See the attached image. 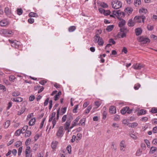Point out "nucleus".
I'll return each instance as SVG.
<instances>
[{
    "label": "nucleus",
    "instance_id": "obj_1",
    "mask_svg": "<svg viewBox=\"0 0 157 157\" xmlns=\"http://www.w3.org/2000/svg\"><path fill=\"white\" fill-rule=\"evenodd\" d=\"M113 14H110L111 17H114V15L117 17L119 19L124 17V12L121 11V10H113Z\"/></svg>",
    "mask_w": 157,
    "mask_h": 157
},
{
    "label": "nucleus",
    "instance_id": "obj_2",
    "mask_svg": "<svg viewBox=\"0 0 157 157\" xmlns=\"http://www.w3.org/2000/svg\"><path fill=\"white\" fill-rule=\"evenodd\" d=\"M111 5L113 9H117L121 7L122 3L118 0H113L112 2Z\"/></svg>",
    "mask_w": 157,
    "mask_h": 157
},
{
    "label": "nucleus",
    "instance_id": "obj_3",
    "mask_svg": "<svg viewBox=\"0 0 157 157\" xmlns=\"http://www.w3.org/2000/svg\"><path fill=\"white\" fill-rule=\"evenodd\" d=\"M138 41L140 42H142L144 44H146L150 42V39L147 37L143 36H140L138 37L137 38Z\"/></svg>",
    "mask_w": 157,
    "mask_h": 157
},
{
    "label": "nucleus",
    "instance_id": "obj_4",
    "mask_svg": "<svg viewBox=\"0 0 157 157\" xmlns=\"http://www.w3.org/2000/svg\"><path fill=\"white\" fill-rule=\"evenodd\" d=\"M2 34L6 37H9L13 35V32L10 30L6 29H2L1 30Z\"/></svg>",
    "mask_w": 157,
    "mask_h": 157
},
{
    "label": "nucleus",
    "instance_id": "obj_5",
    "mask_svg": "<svg viewBox=\"0 0 157 157\" xmlns=\"http://www.w3.org/2000/svg\"><path fill=\"white\" fill-rule=\"evenodd\" d=\"M145 19V17L144 15L141 16H136L134 18V20L135 22L140 23L141 21L144 22V20Z\"/></svg>",
    "mask_w": 157,
    "mask_h": 157
},
{
    "label": "nucleus",
    "instance_id": "obj_6",
    "mask_svg": "<svg viewBox=\"0 0 157 157\" xmlns=\"http://www.w3.org/2000/svg\"><path fill=\"white\" fill-rule=\"evenodd\" d=\"M9 41L11 43V46L15 48H17L19 47L20 45L18 41L16 40L13 41L9 39Z\"/></svg>",
    "mask_w": 157,
    "mask_h": 157
},
{
    "label": "nucleus",
    "instance_id": "obj_7",
    "mask_svg": "<svg viewBox=\"0 0 157 157\" xmlns=\"http://www.w3.org/2000/svg\"><path fill=\"white\" fill-rule=\"evenodd\" d=\"M63 126H61L59 127L58 130L56 133V135L58 137L62 136L63 134Z\"/></svg>",
    "mask_w": 157,
    "mask_h": 157
},
{
    "label": "nucleus",
    "instance_id": "obj_8",
    "mask_svg": "<svg viewBox=\"0 0 157 157\" xmlns=\"http://www.w3.org/2000/svg\"><path fill=\"white\" fill-rule=\"evenodd\" d=\"M144 64L136 63L133 65L132 67L134 69L136 70H140L142 68L144 67Z\"/></svg>",
    "mask_w": 157,
    "mask_h": 157
},
{
    "label": "nucleus",
    "instance_id": "obj_9",
    "mask_svg": "<svg viewBox=\"0 0 157 157\" xmlns=\"http://www.w3.org/2000/svg\"><path fill=\"white\" fill-rule=\"evenodd\" d=\"M9 24V21L6 19H3L0 21V26H6Z\"/></svg>",
    "mask_w": 157,
    "mask_h": 157
},
{
    "label": "nucleus",
    "instance_id": "obj_10",
    "mask_svg": "<svg viewBox=\"0 0 157 157\" xmlns=\"http://www.w3.org/2000/svg\"><path fill=\"white\" fill-rule=\"evenodd\" d=\"M120 146L121 147V150L124 151H125V148L126 147V144L124 140L121 141L120 144Z\"/></svg>",
    "mask_w": 157,
    "mask_h": 157
},
{
    "label": "nucleus",
    "instance_id": "obj_11",
    "mask_svg": "<svg viewBox=\"0 0 157 157\" xmlns=\"http://www.w3.org/2000/svg\"><path fill=\"white\" fill-rule=\"evenodd\" d=\"M97 3L98 6H100L104 8H106L108 7V5L106 3L104 2H101L97 1Z\"/></svg>",
    "mask_w": 157,
    "mask_h": 157
},
{
    "label": "nucleus",
    "instance_id": "obj_12",
    "mask_svg": "<svg viewBox=\"0 0 157 157\" xmlns=\"http://www.w3.org/2000/svg\"><path fill=\"white\" fill-rule=\"evenodd\" d=\"M71 121V120L70 119H67V121L64 124V126L65 130H67L69 128V127Z\"/></svg>",
    "mask_w": 157,
    "mask_h": 157
},
{
    "label": "nucleus",
    "instance_id": "obj_13",
    "mask_svg": "<svg viewBox=\"0 0 157 157\" xmlns=\"http://www.w3.org/2000/svg\"><path fill=\"white\" fill-rule=\"evenodd\" d=\"M58 142L56 141H53L51 143V146L52 149L55 150L58 145Z\"/></svg>",
    "mask_w": 157,
    "mask_h": 157
},
{
    "label": "nucleus",
    "instance_id": "obj_14",
    "mask_svg": "<svg viewBox=\"0 0 157 157\" xmlns=\"http://www.w3.org/2000/svg\"><path fill=\"white\" fill-rule=\"evenodd\" d=\"M109 112L111 114H115L116 113V109L115 106H111L109 109Z\"/></svg>",
    "mask_w": 157,
    "mask_h": 157
},
{
    "label": "nucleus",
    "instance_id": "obj_15",
    "mask_svg": "<svg viewBox=\"0 0 157 157\" xmlns=\"http://www.w3.org/2000/svg\"><path fill=\"white\" fill-rule=\"evenodd\" d=\"M97 43L99 46H102L104 43V41L102 38L100 37H99Z\"/></svg>",
    "mask_w": 157,
    "mask_h": 157
},
{
    "label": "nucleus",
    "instance_id": "obj_16",
    "mask_svg": "<svg viewBox=\"0 0 157 157\" xmlns=\"http://www.w3.org/2000/svg\"><path fill=\"white\" fill-rule=\"evenodd\" d=\"M135 22L134 21H133L132 19L128 20V25L130 27H132L135 25Z\"/></svg>",
    "mask_w": 157,
    "mask_h": 157
},
{
    "label": "nucleus",
    "instance_id": "obj_17",
    "mask_svg": "<svg viewBox=\"0 0 157 157\" xmlns=\"http://www.w3.org/2000/svg\"><path fill=\"white\" fill-rule=\"evenodd\" d=\"M100 13H103L105 16H107L110 14V10H99Z\"/></svg>",
    "mask_w": 157,
    "mask_h": 157
},
{
    "label": "nucleus",
    "instance_id": "obj_18",
    "mask_svg": "<svg viewBox=\"0 0 157 157\" xmlns=\"http://www.w3.org/2000/svg\"><path fill=\"white\" fill-rule=\"evenodd\" d=\"M129 108L128 107L126 106L124 107L121 110V113L122 114H124L126 112Z\"/></svg>",
    "mask_w": 157,
    "mask_h": 157
},
{
    "label": "nucleus",
    "instance_id": "obj_19",
    "mask_svg": "<svg viewBox=\"0 0 157 157\" xmlns=\"http://www.w3.org/2000/svg\"><path fill=\"white\" fill-rule=\"evenodd\" d=\"M126 22L123 19H122L121 21L119 23L118 25L120 27H123L125 25Z\"/></svg>",
    "mask_w": 157,
    "mask_h": 157
},
{
    "label": "nucleus",
    "instance_id": "obj_20",
    "mask_svg": "<svg viewBox=\"0 0 157 157\" xmlns=\"http://www.w3.org/2000/svg\"><path fill=\"white\" fill-rule=\"evenodd\" d=\"M127 125L129 127L134 128L138 125V124L136 122H133L128 123Z\"/></svg>",
    "mask_w": 157,
    "mask_h": 157
},
{
    "label": "nucleus",
    "instance_id": "obj_21",
    "mask_svg": "<svg viewBox=\"0 0 157 157\" xmlns=\"http://www.w3.org/2000/svg\"><path fill=\"white\" fill-rule=\"evenodd\" d=\"M135 32L136 35L137 36H139L142 33V30L141 28H138L136 29Z\"/></svg>",
    "mask_w": 157,
    "mask_h": 157
},
{
    "label": "nucleus",
    "instance_id": "obj_22",
    "mask_svg": "<svg viewBox=\"0 0 157 157\" xmlns=\"http://www.w3.org/2000/svg\"><path fill=\"white\" fill-rule=\"evenodd\" d=\"M12 100L13 101L17 102H21L22 101L23 98L21 97L14 98Z\"/></svg>",
    "mask_w": 157,
    "mask_h": 157
},
{
    "label": "nucleus",
    "instance_id": "obj_23",
    "mask_svg": "<svg viewBox=\"0 0 157 157\" xmlns=\"http://www.w3.org/2000/svg\"><path fill=\"white\" fill-rule=\"evenodd\" d=\"M146 110L144 109H141L138 113L137 115L138 116H140L145 114L146 113Z\"/></svg>",
    "mask_w": 157,
    "mask_h": 157
},
{
    "label": "nucleus",
    "instance_id": "obj_24",
    "mask_svg": "<svg viewBox=\"0 0 157 157\" xmlns=\"http://www.w3.org/2000/svg\"><path fill=\"white\" fill-rule=\"evenodd\" d=\"M56 113L55 112H53L52 113L51 115L49 117V122H50L52 121L53 119V118H55Z\"/></svg>",
    "mask_w": 157,
    "mask_h": 157
},
{
    "label": "nucleus",
    "instance_id": "obj_25",
    "mask_svg": "<svg viewBox=\"0 0 157 157\" xmlns=\"http://www.w3.org/2000/svg\"><path fill=\"white\" fill-rule=\"evenodd\" d=\"M25 106L22 107L21 109L18 112L17 114L19 115H20L22 114L25 111Z\"/></svg>",
    "mask_w": 157,
    "mask_h": 157
},
{
    "label": "nucleus",
    "instance_id": "obj_26",
    "mask_svg": "<svg viewBox=\"0 0 157 157\" xmlns=\"http://www.w3.org/2000/svg\"><path fill=\"white\" fill-rule=\"evenodd\" d=\"M30 148L29 147H27L25 150V154L26 157H28L29 156V154L30 153Z\"/></svg>",
    "mask_w": 157,
    "mask_h": 157
},
{
    "label": "nucleus",
    "instance_id": "obj_27",
    "mask_svg": "<svg viewBox=\"0 0 157 157\" xmlns=\"http://www.w3.org/2000/svg\"><path fill=\"white\" fill-rule=\"evenodd\" d=\"M80 119V117H78L75 119L73 121L72 123V125H73V126H76L77 124V123L79 121Z\"/></svg>",
    "mask_w": 157,
    "mask_h": 157
},
{
    "label": "nucleus",
    "instance_id": "obj_28",
    "mask_svg": "<svg viewBox=\"0 0 157 157\" xmlns=\"http://www.w3.org/2000/svg\"><path fill=\"white\" fill-rule=\"evenodd\" d=\"M141 4V0H135L134 4L136 6H137Z\"/></svg>",
    "mask_w": 157,
    "mask_h": 157
},
{
    "label": "nucleus",
    "instance_id": "obj_29",
    "mask_svg": "<svg viewBox=\"0 0 157 157\" xmlns=\"http://www.w3.org/2000/svg\"><path fill=\"white\" fill-rule=\"evenodd\" d=\"M29 16V17H37L38 16L36 13L33 12H30Z\"/></svg>",
    "mask_w": 157,
    "mask_h": 157
},
{
    "label": "nucleus",
    "instance_id": "obj_30",
    "mask_svg": "<svg viewBox=\"0 0 157 157\" xmlns=\"http://www.w3.org/2000/svg\"><path fill=\"white\" fill-rule=\"evenodd\" d=\"M36 121V119L35 118H33L31 119L29 122V125L32 126L34 124Z\"/></svg>",
    "mask_w": 157,
    "mask_h": 157
},
{
    "label": "nucleus",
    "instance_id": "obj_31",
    "mask_svg": "<svg viewBox=\"0 0 157 157\" xmlns=\"http://www.w3.org/2000/svg\"><path fill=\"white\" fill-rule=\"evenodd\" d=\"M114 27L113 25H109L106 28V30L108 32H110L113 29Z\"/></svg>",
    "mask_w": 157,
    "mask_h": 157
},
{
    "label": "nucleus",
    "instance_id": "obj_32",
    "mask_svg": "<svg viewBox=\"0 0 157 157\" xmlns=\"http://www.w3.org/2000/svg\"><path fill=\"white\" fill-rule=\"evenodd\" d=\"M156 150H157V148L156 147H152L151 148L150 153L151 154H153L155 151H156Z\"/></svg>",
    "mask_w": 157,
    "mask_h": 157
},
{
    "label": "nucleus",
    "instance_id": "obj_33",
    "mask_svg": "<svg viewBox=\"0 0 157 157\" xmlns=\"http://www.w3.org/2000/svg\"><path fill=\"white\" fill-rule=\"evenodd\" d=\"M120 31L122 33H127L128 31V30L126 28L123 27L121 28Z\"/></svg>",
    "mask_w": 157,
    "mask_h": 157
},
{
    "label": "nucleus",
    "instance_id": "obj_34",
    "mask_svg": "<svg viewBox=\"0 0 157 157\" xmlns=\"http://www.w3.org/2000/svg\"><path fill=\"white\" fill-rule=\"evenodd\" d=\"M92 108V107L91 105H89V106H88L86 110L85 111V113L86 114H88L90 112V110Z\"/></svg>",
    "mask_w": 157,
    "mask_h": 157
},
{
    "label": "nucleus",
    "instance_id": "obj_35",
    "mask_svg": "<svg viewBox=\"0 0 157 157\" xmlns=\"http://www.w3.org/2000/svg\"><path fill=\"white\" fill-rule=\"evenodd\" d=\"M100 37L98 35V33H97L95 36H94V42L96 43H97L98 40V39L99 38V37Z\"/></svg>",
    "mask_w": 157,
    "mask_h": 157
},
{
    "label": "nucleus",
    "instance_id": "obj_36",
    "mask_svg": "<svg viewBox=\"0 0 157 157\" xmlns=\"http://www.w3.org/2000/svg\"><path fill=\"white\" fill-rule=\"evenodd\" d=\"M6 14L8 17H10L11 16V10H4Z\"/></svg>",
    "mask_w": 157,
    "mask_h": 157
},
{
    "label": "nucleus",
    "instance_id": "obj_37",
    "mask_svg": "<svg viewBox=\"0 0 157 157\" xmlns=\"http://www.w3.org/2000/svg\"><path fill=\"white\" fill-rule=\"evenodd\" d=\"M76 29V27L75 26H70L68 28V31L69 32H72L74 31Z\"/></svg>",
    "mask_w": 157,
    "mask_h": 157
},
{
    "label": "nucleus",
    "instance_id": "obj_38",
    "mask_svg": "<svg viewBox=\"0 0 157 157\" xmlns=\"http://www.w3.org/2000/svg\"><path fill=\"white\" fill-rule=\"evenodd\" d=\"M22 130L18 129L15 132V134L16 136H19L21 133H23Z\"/></svg>",
    "mask_w": 157,
    "mask_h": 157
},
{
    "label": "nucleus",
    "instance_id": "obj_39",
    "mask_svg": "<svg viewBox=\"0 0 157 157\" xmlns=\"http://www.w3.org/2000/svg\"><path fill=\"white\" fill-rule=\"evenodd\" d=\"M10 121L8 120L4 124V127L5 128H7L10 124Z\"/></svg>",
    "mask_w": 157,
    "mask_h": 157
},
{
    "label": "nucleus",
    "instance_id": "obj_40",
    "mask_svg": "<svg viewBox=\"0 0 157 157\" xmlns=\"http://www.w3.org/2000/svg\"><path fill=\"white\" fill-rule=\"evenodd\" d=\"M147 28L149 31L152 30L154 29V26L148 24L147 25Z\"/></svg>",
    "mask_w": 157,
    "mask_h": 157
},
{
    "label": "nucleus",
    "instance_id": "obj_41",
    "mask_svg": "<svg viewBox=\"0 0 157 157\" xmlns=\"http://www.w3.org/2000/svg\"><path fill=\"white\" fill-rule=\"evenodd\" d=\"M31 132L30 131H25V137H29L31 135Z\"/></svg>",
    "mask_w": 157,
    "mask_h": 157
},
{
    "label": "nucleus",
    "instance_id": "obj_42",
    "mask_svg": "<svg viewBox=\"0 0 157 157\" xmlns=\"http://www.w3.org/2000/svg\"><path fill=\"white\" fill-rule=\"evenodd\" d=\"M142 153V151L140 149H138L137 151L136 155L137 156H139L141 155Z\"/></svg>",
    "mask_w": 157,
    "mask_h": 157
},
{
    "label": "nucleus",
    "instance_id": "obj_43",
    "mask_svg": "<svg viewBox=\"0 0 157 157\" xmlns=\"http://www.w3.org/2000/svg\"><path fill=\"white\" fill-rule=\"evenodd\" d=\"M22 144V142L20 141H17L15 143V146L17 147L21 146Z\"/></svg>",
    "mask_w": 157,
    "mask_h": 157
},
{
    "label": "nucleus",
    "instance_id": "obj_44",
    "mask_svg": "<svg viewBox=\"0 0 157 157\" xmlns=\"http://www.w3.org/2000/svg\"><path fill=\"white\" fill-rule=\"evenodd\" d=\"M67 108L66 107H64L63 108H62L61 109V112L60 113L61 115H63L66 112Z\"/></svg>",
    "mask_w": 157,
    "mask_h": 157
},
{
    "label": "nucleus",
    "instance_id": "obj_45",
    "mask_svg": "<svg viewBox=\"0 0 157 157\" xmlns=\"http://www.w3.org/2000/svg\"><path fill=\"white\" fill-rule=\"evenodd\" d=\"M140 86V85L139 83H137L134 85V88L135 90H137Z\"/></svg>",
    "mask_w": 157,
    "mask_h": 157
},
{
    "label": "nucleus",
    "instance_id": "obj_46",
    "mask_svg": "<svg viewBox=\"0 0 157 157\" xmlns=\"http://www.w3.org/2000/svg\"><path fill=\"white\" fill-rule=\"evenodd\" d=\"M82 136V135L81 133H78L77 135L76 140H79L81 139Z\"/></svg>",
    "mask_w": 157,
    "mask_h": 157
},
{
    "label": "nucleus",
    "instance_id": "obj_47",
    "mask_svg": "<svg viewBox=\"0 0 157 157\" xmlns=\"http://www.w3.org/2000/svg\"><path fill=\"white\" fill-rule=\"evenodd\" d=\"M16 78L13 75H11L9 76V80L11 82H14V80Z\"/></svg>",
    "mask_w": 157,
    "mask_h": 157
},
{
    "label": "nucleus",
    "instance_id": "obj_48",
    "mask_svg": "<svg viewBox=\"0 0 157 157\" xmlns=\"http://www.w3.org/2000/svg\"><path fill=\"white\" fill-rule=\"evenodd\" d=\"M67 150L68 151V153L69 154H71V147L70 145H69L67 147Z\"/></svg>",
    "mask_w": 157,
    "mask_h": 157
},
{
    "label": "nucleus",
    "instance_id": "obj_49",
    "mask_svg": "<svg viewBox=\"0 0 157 157\" xmlns=\"http://www.w3.org/2000/svg\"><path fill=\"white\" fill-rule=\"evenodd\" d=\"M150 112L152 113H157V109L156 108L153 107L152 108Z\"/></svg>",
    "mask_w": 157,
    "mask_h": 157
},
{
    "label": "nucleus",
    "instance_id": "obj_50",
    "mask_svg": "<svg viewBox=\"0 0 157 157\" xmlns=\"http://www.w3.org/2000/svg\"><path fill=\"white\" fill-rule=\"evenodd\" d=\"M111 148L115 151L116 150V147L115 146V144L113 142H112L111 143Z\"/></svg>",
    "mask_w": 157,
    "mask_h": 157
},
{
    "label": "nucleus",
    "instance_id": "obj_51",
    "mask_svg": "<svg viewBox=\"0 0 157 157\" xmlns=\"http://www.w3.org/2000/svg\"><path fill=\"white\" fill-rule=\"evenodd\" d=\"M85 119L83 118L80 121L79 123L82 124V125H85Z\"/></svg>",
    "mask_w": 157,
    "mask_h": 157
},
{
    "label": "nucleus",
    "instance_id": "obj_52",
    "mask_svg": "<svg viewBox=\"0 0 157 157\" xmlns=\"http://www.w3.org/2000/svg\"><path fill=\"white\" fill-rule=\"evenodd\" d=\"M0 89L2 90L3 91H5L6 90V89L5 86L3 85L0 84Z\"/></svg>",
    "mask_w": 157,
    "mask_h": 157
},
{
    "label": "nucleus",
    "instance_id": "obj_53",
    "mask_svg": "<svg viewBox=\"0 0 157 157\" xmlns=\"http://www.w3.org/2000/svg\"><path fill=\"white\" fill-rule=\"evenodd\" d=\"M101 103L98 101H96L95 102V105L97 106V108H98L101 105Z\"/></svg>",
    "mask_w": 157,
    "mask_h": 157
},
{
    "label": "nucleus",
    "instance_id": "obj_54",
    "mask_svg": "<svg viewBox=\"0 0 157 157\" xmlns=\"http://www.w3.org/2000/svg\"><path fill=\"white\" fill-rule=\"evenodd\" d=\"M22 150V147H20L18 149V155H20Z\"/></svg>",
    "mask_w": 157,
    "mask_h": 157
},
{
    "label": "nucleus",
    "instance_id": "obj_55",
    "mask_svg": "<svg viewBox=\"0 0 157 157\" xmlns=\"http://www.w3.org/2000/svg\"><path fill=\"white\" fill-rule=\"evenodd\" d=\"M145 143L147 144V147H150V143L149 141L147 140H144Z\"/></svg>",
    "mask_w": 157,
    "mask_h": 157
},
{
    "label": "nucleus",
    "instance_id": "obj_56",
    "mask_svg": "<svg viewBox=\"0 0 157 157\" xmlns=\"http://www.w3.org/2000/svg\"><path fill=\"white\" fill-rule=\"evenodd\" d=\"M78 105H76L75 106V108L73 110V112L74 113H76L77 112V110L78 108Z\"/></svg>",
    "mask_w": 157,
    "mask_h": 157
},
{
    "label": "nucleus",
    "instance_id": "obj_57",
    "mask_svg": "<svg viewBox=\"0 0 157 157\" xmlns=\"http://www.w3.org/2000/svg\"><path fill=\"white\" fill-rule=\"evenodd\" d=\"M49 109L50 110L52 107V100H51L49 102Z\"/></svg>",
    "mask_w": 157,
    "mask_h": 157
},
{
    "label": "nucleus",
    "instance_id": "obj_58",
    "mask_svg": "<svg viewBox=\"0 0 157 157\" xmlns=\"http://www.w3.org/2000/svg\"><path fill=\"white\" fill-rule=\"evenodd\" d=\"M56 120L55 118H54L52 121V124L53 125L52 128H53L56 124Z\"/></svg>",
    "mask_w": 157,
    "mask_h": 157
},
{
    "label": "nucleus",
    "instance_id": "obj_59",
    "mask_svg": "<svg viewBox=\"0 0 157 157\" xmlns=\"http://www.w3.org/2000/svg\"><path fill=\"white\" fill-rule=\"evenodd\" d=\"M67 118V115H64L62 118V122H64L66 119Z\"/></svg>",
    "mask_w": 157,
    "mask_h": 157
},
{
    "label": "nucleus",
    "instance_id": "obj_60",
    "mask_svg": "<svg viewBox=\"0 0 157 157\" xmlns=\"http://www.w3.org/2000/svg\"><path fill=\"white\" fill-rule=\"evenodd\" d=\"M35 97L34 95H31L29 97V100L30 101H32L34 100Z\"/></svg>",
    "mask_w": 157,
    "mask_h": 157
},
{
    "label": "nucleus",
    "instance_id": "obj_61",
    "mask_svg": "<svg viewBox=\"0 0 157 157\" xmlns=\"http://www.w3.org/2000/svg\"><path fill=\"white\" fill-rule=\"evenodd\" d=\"M31 141V140L29 138H28L26 141L25 142V144L26 146H27L29 144V143Z\"/></svg>",
    "mask_w": 157,
    "mask_h": 157
},
{
    "label": "nucleus",
    "instance_id": "obj_62",
    "mask_svg": "<svg viewBox=\"0 0 157 157\" xmlns=\"http://www.w3.org/2000/svg\"><path fill=\"white\" fill-rule=\"evenodd\" d=\"M20 93L19 92H14L13 93L12 95L13 96L16 97L20 95Z\"/></svg>",
    "mask_w": 157,
    "mask_h": 157
},
{
    "label": "nucleus",
    "instance_id": "obj_63",
    "mask_svg": "<svg viewBox=\"0 0 157 157\" xmlns=\"http://www.w3.org/2000/svg\"><path fill=\"white\" fill-rule=\"evenodd\" d=\"M4 82L5 84L7 85H10V83L9 82V81L6 79H4Z\"/></svg>",
    "mask_w": 157,
    "mask_h": 157
},
{
    "label": "nucleus",
    "instance_id": "obj_64",
    "mask_svg": "<svg viewBox=\"0 0 157 157\" xmlns=\"http://www.w3.org/2000/svg\"><path fill=\"white\" fill-rule=\"evenodd\" d=\"M151 38L157 41V36L154 35H151Z\"/></svg>",
    "mask_w": 157,
    "mask_h": 157
}]
</instances>
